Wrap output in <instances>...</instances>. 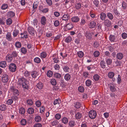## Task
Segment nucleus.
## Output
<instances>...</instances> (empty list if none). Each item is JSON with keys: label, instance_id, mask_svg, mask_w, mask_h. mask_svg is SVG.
<instances>
[{"label": "nucleus", "instance_id": "nucleus-21", "mask_svg": "<svg viewBox=\"0 0 127 127\" xmlns=\"http://www.w3.org/2000/svg\"><path fill=\"white\" fill-rule=\"evenodd\" d=\"M109 39V40L112 42H115L117 40L116 37L115 35L112 34L110 35Z\"/></svg>", "mask_w": 127, "mask_h": 127}, {"label": "nucleus", "instance_id": "nucleus-31", "mask_svg": "<svg viewBox=\"0 0 127 127\" xmlns=\"http://www.w3.org/2000/svg\"><path fill=\"white\" fill-rule=\"evenodd\" d=\"M64 26L66 27L69 30H71L73 28L72 24L70 23L66 25H64Z\"/></svg>", "mask_w": 127, "mask_h": 127}, {"label": "nucleus", "instance_id": "nucleus-55", "mask_svg": "<svg viewBox=\"0 0 127 127\" xmlns=\"http://www.w3.org/2000/svg\"><path fill=\"white\" fill-rule=\"evenodd\" d=\"M15 46L16 47L20 48L22 46V44L20 42L18 41L15 43Z\"/></svg>", "mask_w": 127, "mask_h": 127}, {"label": "nucleus", "instance_id": "nucleus-8", "mask_svg": "<svg viewBox=\"0 0 127 127\" xmlns=\"http://www.w3.org/2000/svg\"><path fill=\"white\" fill-rule=\"evenodd\" d=\"M30 85L29 82L28 80H27L22 85L24 89L28 90L29 88Z\"/></svg>", "mask_w": 127, "mask_h": 127}, {"label": "nucleus", "instance_id": "nucleus-6", "mask_svg": "<svg viewBox=\"0 0 127 127\" xmlns=\"http://www.w3.org/2000/svg\"><path fill=\"white\" fill-rule=\"evenodd\" d=\"M96 25V23L94 21H92L90 22L88 24L89 28L92 29L95 28Z\"/></svg>", "mask_w": 127, "mask_h": 127}, {"label": "nucleus", "instance_id": "nucleus-32", "mask_svg": "<svg viewBox=\"0 0 127 127\" xmlns=\"http://www.w3.org/2000/svg\"><path fill=\"white\" fill-rule=\"evenodd\" d=\"M82 117V114L79 112H78L75 114V118L77 120L80 119Z\"/></svg>", "mask_w": 127, "mask_h": 127}, {"label": "nucleus", "instance_id": "nucleus-17", "mask_svg": "<svg viewBox=\"0 0 127 127\" xmlns=\"http://www.w3.org/2000/svg\"><path fill=\"white\" fill-rule=\"evenodd\" d=\"M85 36L86 38L89 39H91L92 38V36L91 33L89 31H86L85 34Z\"/></svg>", "mask_w": 127, "mask_h": 127}, {"label": "nucleus", "instance_id": "nucleus-49", "mask_svg": "<svg viewBox=\"0 0 127 127\" xmlns=\"http://www.w3.org/2000/svg\"><path fill=\"white\" fill-rule=\"evenodd\" d=\"M34 120L35 122H39L41 121V117L39 116H35Z\"/></svg>", "mask_w": 127, "mask_h": 127}, {"label": "nucleus", "instance_id": "nucleus-61", "mask_svg": "<svg viewBox=\"0 0 127 127\" xmlns=\"http://www.w3.org/2000/svg\"><path fill=\"white\" fill-rule=\"evenodd\" d=\"M37 21L36 19H35L33 20L32 23V24L33 25L34 27L36 26V27L37 28V26H36L37 25Z\"/></svg>", "mask_w": 127, "mask_h": 127}, {"label": "nucleus", "instance_id": "nucleus-29", "mask_svg": "<svg viewBox=\"0 0 127 127\" xmlns=\"http://www.w3.org/2000/svg\"><path fill=\"white\" fill-rule=\"evenodd\" d=\"M62 123L65 124H67L68 122V119L66 117H64L61 120Z\"/></svg>", "mask_w": 127, "mask_h": 127}, {"label": "nucleus", "instance_id": "nucleus-20", "mask_svg": "<svg viewBox=\"0 0 127 127\" xmlns=\"http://www.w3.org/2000/svg\"><path fill=\"white\" fill-rule=\"evenodd\" d=\"M54 77L58 80H59L62 77V75L61 74L59 73L55 72L54 74Z\"/></svg>", "mask_w": 127, "mask_h": 127}, {"label": "nucleus", "instance_id": "nucleus-36", "mask_svg": "<svg viewBox=\"0 0 127 127\" xmlns=\"http://www.w3.org/2000/svg\"><path fill=\"white\" fill-rule=\"evenodd\" d=\"M34 109L32 107H30L28 109L27 112L30 114H33L34 113Z\"/></svg>", "mask_w": 127, "mask_h": 127}, {"label": "nucleus", "instance_id": "nucleus-2", "mask_svg": "<svg viewBox=\"0 0 127 127\" xmlns=\"http://www.w3.org/2000/svg\"><path fill=\"white\" fill-rule=\"evenodd\" d=\"M9 91L12 92L14 95H18L19 94V92L18 90L14 86L11 87Z\"/></svg>", "mask_w": 127, "mask_h": 127}, {"label": "nucleus", "instance_id": "nucleus-62", "mask_svg": "<svg viewBox=\"0 0 127 127\" xmlns=\"http://www.w3.org/2000/svg\"><path fill=\"white\" fill-rule=\"evenodd\" d=\"M61 115L59 113L56 114L55 116V119L57 120H59L61 118Z\"/></svg>", "mask_w": 127, "mask_h": 127}, {"label": "nucleus", "instance_id": "nucleus-48", "mask_svg": "<svg viewBox=\"0 0 127 127\" xmlns=\"http://www.w3.org/2000/svg\"><path fill=\"white\" fill-rule=\"evenodd\" d=\"M27 123L26 120L25 119H22L20 121V123L21 125L22 126L25 125Z\"/></svg>", "mask_w": 127, "mask_h": 127}, {"label": "nucleus", "instance_id": "nucleus-3", "mask_svg": "<svg viewBox=\"0 0 127 127\" xmlns=\"http://www.w3.org/2000/svg\"><path fill=\"white\" fill-rule=\"evenodd\" d=\"M9 69L11 71L14 72L16 70V66L15 64H11L9 66Z\"/></svg>", "mask_w": 127, "mask_h": 127}, {"label": "nucleus", "instance_id": "nucleus-53", "mask_svg": "<svg viewBox=\"0 0 127 127\" xmlns=\"http://www.w3.org/2000/svg\"><path fill=\"white\" fill-rule=\"evenodd\" d=\"M10 54L11 55L14 59L17 57L18 55V53L16 51H14L11 54Z\"/></svg>", "mask_w": 127, "mask_h": 127}, {"label": "nucleus", "instance_id": "nucleus-15", "mask_svg": "<svg viewBox=\"0 0 127 127\" xmlns=\"http://www.w3.org/2000/svg\"><path fill=\"white\" fill-rule=\"evenodd\" d=\"M46 18L45 16H43L41 17L40 23L42 25H45L46 24Z\"/></svg>", "mask_w": 127, "mask_h": 127}, {"label": "nucleus", "instance_id": "nucleus-1", "mask_svg": "<svg viewBox=\"0 0 127 127\" xmlns=\"http://www.w3.org/2000/svg\"><path fill=\"white\" fill-rule=\"evenodd\" d=\"M97 115L96 112L94 110H91L89 113L90 118L92 119H94L96 117Z\"/></svg>", "mask_w": 127, "mask_h": 127}, {"label": "nucleus", "instance_id": "nucleus-35", "mask_svg": "<svg viewBox=\"0 0 127 127\" xmlns=\"http://www.w3.org/2000/svg\"><path fill=\"white\" fill-rule=\"evenodd\" d=\"M72 37L70 36H67L65 39V41L67 43L70 42L72 40Z\"/></svg>", "mask_w": 127, "mask_h": 127}, {"label": "nucleus", "instance_id": "nucleus-63", "mask_svg": "<svg viewBox=\"0 0 127 127\" xmlns=\"http://www.w3.org/2000/svg\"><path fill=\"white\" fill-rule=\"evenodd\" d=\"M58 123V121L57 120H54L51 122V124L52 126H55L57 125Z\"/></svg>", "mask_w": 127, "mask_h": 127}, {"label": "nucleus", "instance_id": "nucleus-44", "mask_svg": "<svg viewBox=\"0 0 127 127\" xmlns=\"http://www.w3.org/2000/svg\"><path fill=\"white\" fill-rule=\"evenodd\" d=\"M99 2V1L98 0H95L93 1L94 4L97 7H98L100 6Z\"/></svg>", "mask_w": 127, "mask_h": 127}, {"label": "nucleus", "instance_id": "nucleus-28", "mask_svg": "<svg viewBox=\"0 0 127 127\" xmlns=\"http://www.w3.org/2000/svg\"><path fill=\"white\" fill-rule=\"evenodd\" d=\"M106 15L108 19L112 20L113 19V15L112 13L110 12H108L107 13Z\"/></svg>", "mask_w": 127, "mask_h": 127}, {"label": "nucleus", "instance_id": "nucleus-16", "mask_svg": "<svg viewBox=\"0 0 127 127\" xmlns=\"http://www.w3.org/2000/svg\"><path fill=\"white\" fill-rule=\"evenodd\" d=\"M28 31L29 33L31 35H33L34 34V28L32 27L29 26L28 27Z\"/></svg>", "mask_w": 127, "mask_h": 127}, {"label": "nucleus", "instance_id": "nucleus-40", "mask_svg": "<svg viewBox=\"0 0 127 127\" xmlns=\"http://www.w3.org/2000/svg\"><path fill=\"white\" fill-rule=\"evenodd\" d=\"M8 4L5 3H4L2 5L1 7V9L3 10H5L8 8Z\"/></svg>", "mask_w": 127, "mask_h": 127}, {"label": "nucleus", "instance_id": "nucleus-38", "mask_svg": "<svg viewBox=\"0 0 127 127\" xmlns=\"http://www.w3.org/2000/svg\"><path fill=\"white\" fill-rule=\"evenodd\" d=\"M46 74L47 77L49 78L51 77L53 75V73L52 71L49 70L47 71Z\"/></svg>", "mask_w": 127, "mask_h": 127}, {"label": "nucleus", "instance_id": "nucleus-58", "mask_svg": "<svg viewBox=\"0 0 127 127\" xmlns=\"http://www.w3.org/2000/svg\"><path fill=\"white\" fill-rule=\"evenodd\" d=\"M36 86L38 89H41L42 88L43 84L41 82H39L37 84Z\"/></svg>", "mask_w": 127, "mask_h": 127}, {"label": "nucleus", "instance_id": "nucleus-5", "mask_svg": "<svg viewBox=\"0 0 127 127\" xmlns=\"http://www.w3.org/2000/svg\"><path fill=\"white\" fill-rule=\"evenodd\" d=\"M51 58L52 59L54 62L56 63H58L60 62V61L59 60V58L56 54H54L51 57Z\"/></svg>", "mask_w": 127, "mask_h": 127}, {"label": "nucleus", "instance_id": "nucleus-51", "mask_svg": "<svg viewBox=\"0 0 127 127\" xmlns=\"http://www.w3.org/2000/svg\"><path fill=\"white\" fill-rule=\"evenodd\" d=\"M6 108V105L4 104H2L0 106V110L1 111H5Z\"/></svg>", "mask_w": 127, "mask_h": 127}, {"label": "nucleus", "instance_id": "nucleus-9", "mask_svg": "<svg viewBox=\"0 0 127 127\" xmlns=\"http://www.w3.org/2000/svg\"><path fill=\"white\" fill-rule=\"evenodd\" d=\"M1 78L2 82L4 83L7 82L8 80V77L6 74L3 75Z\"/></svg>", "mask_w": 127, "mask_h": 127}, {"label": "nucleus", "instance_id": "nucleus-25", "mask_svg": "<svg viewBox=\"0 0 127 127\" xmlns=\"http://www.w3.org/2000/svg\"><path fill=\"white\" fill-rule=\"evenodd\" d=\"M116 57L118 59L120 60L123 58L124 54L121 53H119L117 54Z\"/></svg>", "mask_w": 127, "mask_h": 127}, {"label": "nucleus", "instance_id": "nucleus-56", "mask_svg": "<svg viewBox=\"0 0 127 127\" xmlns=\"http://www.w3.org/2000/svg\"><path fill=\"white\" fill-rule=\"evenodd\" d=\"M81 6V3H76L75 5V7L77 9H80Z\"/></svg>", "mask_w": 127, "mask_h": 127}, {"label": "nucleus", "instance_id": "nucleus-27", "mask_svg": "<svg viewBox=\"0 0 127 127\" xmlns=\"http://www.w3.org/2000/svg\"><path fill=\"white\" fill-rule=\"evenodd\" d=\"M20 51L22 54H25L27 53V50L26 48L23 47L21 48Z\"/></svg>", "mask_w": 127, "mask_h": 127}, {"label": "nucleus", "instance_id": "nucleus-47", "mask_svg": "<svg viewBox=\"0 0 127 127\" xmlns=\"http://www.w3.org/2000/svg\"><path fill=\"white\" fill-rule=\"evenodd\" d=\"M19 112L21 114H23L25 112V109L23 107H21L20 108L19 110Z\"/></svg>", "mask_w": 127, "mask_h": 127}, {"label": "nucleus", "instance_id": "nucleus-24", "mask_svg": "<svg viewBox=\"0 0 127 127\" xmlns=\"http://www.w3.org/2000/svg\"><path fill=\"white\" fill-rule=\"evenodd\" d=\"M38 4V3L37 1H36L34 3L32 7L33 9L32 10V13H33L35 11V10H34L37 8Z\"/></svg>", "mask_w": 127, "mask_h": 127}, {"label": "nucleus", "instance_id": "nucleus-12", "mask_svg": "<svg viewBox=\"0 0 127 127\" xmlns=\"http://www.w3.org/2000/svg\"><path fill=\"white\" fill-rule=\"evenodd\" d=\"M70 18V15L69 14L67 13L64 14L62 17V20H65V21H68Z\"/></svg>", "mask_w": 127, "mask_h": 127}, {"label": "nucleus", "instance_id": "nucleus-18", "mask_svg": "<svg viewBox=\"0 0 127 127\" xmlns=\"http://www.w3.org/2000/svg\"><path fill=\"white\" fill-rule=\"evenodd\" d=\"M62 68L63 71L66 73L70 71V68L67 65H63Z\"/></svg>", "mask_w": 127, "mask_h": 127}, {"label": "nucleus", "instance_id": "nucleus-34", "mask_svg": "<svg viewBox=\"0 0 127 127\" xmlns=\"http://www.w3.org/2000/svg\"><path fill=\"white\" fill-rule=\"evenodd\" d=\"M115 73L114 72L112 71H110L108 72V77L110 79H112L114 77Z\"/></svg>", "mask_w": 127, "mask_h": 127}, {"label": "nucleus", "instance_id": "nucleus-54", "mask_svg": "<svg viewBox=\"0 0 127 127\" xmlns=\"http://www.w3.org/2000/svg\"><path fill=\"white\" fill-rule=\"evenodd\" d=\"M12 22V20L10 18H8L6 20V23L7 25H11Z\"/></svg>", "mask_w": 127, "mask_h": 127}, {"label": "nucleus", "instance_id": "nucleus-22", "mask_svg": "<svg viewBox=\"0 0 127 127\" xmlns=\"http://www.w3.org/2000/svg\"><path fill=\"white\" fill-rule=\"evenodd\" d=\"M106 14L105 13L102 12L100 14V18L102 21H104L106 19Z\"/></svg>", "mask_w": 127, "mask_h": 127}, {"label": "nucleus", "instance_id": "nucleus-59", "mask_svg": "<svg viewBox=\"0 0 127 127\" xmlns=\"http://www.w3.org/2000/svg\"><path fill=\"white\" fill-rule=\"evenodd\" d=\"M75 107L76 108H79L81 106V105L80 103L79 102H76L74 103Z\"/></svg>", "mask_w": 127, "mask_h": 127}, {"label": "nucleus", "instance_id": "nucleus-33", "mask_svg": "<svg viewBox=\"0 0 127 127\" xmlns=\"http://www.w3.org/2000/svg\"><path fill=\"white\" fill-rule=\"evenodd\" d=\"M100 65L102 68H106V63L104 60H102L101 61L100 63Z\"/></svg>", "mask_w": 127, "mask_h": 127}, {"label": "nucleus", "instance_id": "nucleus-26", "mask_svg": "<svg viewBox=\"0 0 127 127\" xmlns=\"http://www.w3.org/2000/svg\"><path fill=\"white\" fill-rule=\"evenodd\" d=\"M71 77V75L69 73H66L64 76V78L65 80L67 81L70 80Z\"/></svg>", "mask_w": 127, "mask_h": 127}, {"label": "nucleus", "instance_id": "nucleus-39", "mask_svg": "<svg viewBox=\"0 0 127 127\" xmlns=\"http://www.w3.org/2000/svg\"><path fill=\"white\" fill-rule=\"evenodd\" d=\"M61 103V100L60 98L56 99L54 101L53 104L54 105L56 104H60Z\"/></svg>", "mask_w": 127, "mask_h": 127}, {"label": "nucleus", "instance_id": "nucleus-14", "mask_svg": "<svg viewBox=\"0 0 127 127\" xmlns=\"http://www.w3.org/2000/svg\"><path fill=\"white\" fill-rule=\"evenodd\" d=\"M39 74V73L35 70L32 71L31 73V76L33 78H36L38 75Z\"/></svg>", "mask_w": 127, "mask_h": 127}, {"label": "nucleus", "instance_id": "nucleus-52", "mask_svg": "<svg viewBox=\"0 0 127 127\" xmlns=\"http://www.w3.org/2000/svg\"><path fill=\"white\" fill-rule=\"evenodd\" d=\"M86 85L88 86H90L92 84L91 81L89 80H87L85 82Z\"/></svg>", "mask_w": 127, "mask_h": 127}, {"label": "nucleus", "instance_id": "nucleus-23", "mask_svg": "<svg viewBox=\"0 0 127 127\" xmlns=\"http://www.w3.org/2000/svg\"><path fill=\"white\" fill-rule=\"evenodd\" d=\"M6 38L8 41H10L12 40V38L11 36V33L10 32H7L6 35Z\"/></svg>", "mask_w": 127, "mask_h": 127}, {"label": "nucleus", "instance_id": "nucleus-10", "mask_svg": "<svg viewBox=\"0 0 127 127\" xmlns=\"http://www.w3.org/2000/svg\"><path fill=\"white\" fill-rule=\"evenodd\" d=\"M26 103L27 106H31L33 105V101L32 99L27 98L26 100Z\"/></svg>", "mask_w": 127, "mask_h": 127}, {"label": "nucleus", "instance_id": "nucleus-46", "mask_svg": "<svg viewBox=\"0 0 127 127\" xmlns=\"http://www.w3.org/2000/svg\"><path fill=\"white\" fill-rule=\"evenodd\" d=\"M34 62L37 64L40 63L41 61L40 59L38 57H35L34 59Z\"/></svg>", "mask_w": 127, "mask_h": 127}, {"label": "nucleus", "instance_id": "nucleus-43", "mask_svg": "<svg viewBox=\"0 0 127 127\" xmlns=\"http://www.w3.org/2000/svg\"><path fill=\"white\" fill-rule=\"evenodd\" d=\"M75 125V123L74 121L71 120L69 121V125L71 127H74Z\"/></svg>", "mask_w": 127, "mask_h": 127}, {"label": "nucleus", "instance_id": "nucleus-60", "mask_svg": "<svg viewBox=\"0 0 127 127\" xmlns=\"http://www.w3.org/2000/svg\"><path fill=\"white\" fill-rule=\"evenodd\" d=\"M77 55L79 57L82 58L84 56V53L82 51H80L78 52Z\"/></svg>", "mask_w": 127, "mask_h": 127}, {"label": "nucleus", "instance_id": "nucleus-41", "mask_svg": "<svg viewBox=\"0 0 127 127\" xmlns=\"http://www.w3.org/2000/svg\"><path fill=\"white\" fill-rule=\"evenodd\" d=\"M6 66V63L5 61H2L0 62V66L2 68L5 67Z\"/></svg>", "mask_w": 127, "mask_h": 127}, {"label": "nucleus", "instance_id": "nucleus-64", "mask_svg": "<svg viewBox=\"0 0 127 127\" xmlns=\"http://www.w3.org/2000/svg\"><path fill=\"white\" fill-rule=\"evenodd\" d=\"M100 52L98 51H96L94 53V55L95 57H97L99 55Z\"/></svg>", "mask_w": 127, "mask_h": 127}, {"label": "nucleus", "instance_id": "nucleus-19", "mask_svg": "<svg viewBox=\"0 0 127 127\" xmlns=\"http://www.w3.org/2000/svg\"><path fill=\"white\" fill-rule=\"evenodd\" d=\"M109 87L110 90L112 92H114L116 90L115 86L113 83H111L109 85Z\"/></svg>", "mask_w": 127, "mask_h": 127}, {"label": "nucleus", "instance_id": "nucleus-30", "mask_svg": "<svg viewBox=\"0 0 127 127\" xmlns=\"http://www.w3.org/2000/svg\"><path fill=\"white\" fill-rule=\"evenodd\" d=\"M7 16L10 18H12L14 17L15 15V13L13 11H10L8 12L7 13Z\"/></svg>", "mask_w": 127, "mask_h": 127}, {"label": "nucleus", "instance_id": "nucleus-50", "mask_svg": "<svg viewBox=\"0 0 127 127\" xmlns=\"http://www.w3.org/2000/svg\"><path fill=\"white\" fill-rule=\"evenodd\" d=\"M40 56L41 58H45L47 56V54L45 52H42L40 53Z\"/></svg>", "mask_w": 127, "mask_h": 127}, {"label": "nucleus", "instance_id": "nucleus-4", "mask_svg": "<svg viewBox=\"0 0 127 127\" xmlns=\"http://www.w3.org/2000/svg\"><path fill=\"white\" fill-rule=\"evenodd\" d=\"M104 25L107 28H109L111 27L112 23L110 20L108 19H106L103 22Z\"/></svg>", "mask_w": 127, "mask_h": 127}, {"label": "nucleus", "instance_id": "nucleus-7", "mask_svg": "<svg viewBox=\"0 0 127 127\" xmlns=\"http://www.w3.org/2000/svg\"><path fill=\"white\" fill-rule=\"evenodd\" d=\"M27 80V79L23 77L20 78L18 79V84L20 86L22 85Z\"/></svg>", "mask_w": 127, "mask_h": 127}, {"label": "nucleus", "instance_id": "nucleus-57", "mask_svg": "<svg viewBox=\"0 0 127 127\" xmlns=\"http://www.w3.org/2000/svg\"><path fill=\"white\" fill-rule=\"evenodd\" d=\"M83 77L85 78H89V73L87 71H85L83 73Z\"/></svg>", "mask_w": 127, "mask_h": 127}, {"label": "nucleus", "instance_id": "nucleus-37", "mask_svg": "<svg viewBox=\"0 0 127 127\" xmlns=\"http://www.w3.org/2000/svg\"><path fill=\"white\" fill-rule=\"evenodd\" d=\"M51 84L55 86L57 84V81L54 78L51 79L50 81Z\"/></svg>", "mask_w": 127, "mask_h": 127}, {"label": "nucleus", "instance_id": "nucleus-11", "mask_svg": "<svg viewBox=\"0 0 127 127\" xmlns=\"http://www.w3.org/2000/svg\"><path fill=\"white\" fill-rule=\"evenodd\" d=\"M14 59L10 54L7 55L5 57L6 60L8 62H11Z\"/></svg>", "mask_w": 127, "mask_h": 127}, {"label": "nucleus", "instance_id": "nucleus-45", "mask_svg": "<svg viewBox=\"0 0 127 127\" xmlns=\"http://www.w3.org/2000/svg\"><path fill=\"white\" fill-rule=\"evenodd\" d=\"M19 33V31L17 30H15L13 32V35L14 37H16Z\"/></svg>", "mask_w": 127, "mask_h": 127}, {"label": "nucleus", "instance_id": "nucleus-13", "mask_svg": "<svg viewBox=\"0 0 127 127\" xmlns=\"http://www.w3.org/2000/svg\"><path fill=\"white\" fill-rule=\"evenodd\" d=\"M71 20L72 22L76 23L79 21L80 18L78 16H74L71 18Z\"/></svg>", "mask_w": 127, "mask_h": 127}, {"label": "nucleus", "instance_id": "nucleus-42", "mask_svg": "<svg viewBox=\"0 0 127 127\" xmlns=\"http://www.w3.org/2000/svg\"><path fill=\"white\" fill-rule=\"evenodd\" d=\"M113 12L115 14L118 16H119L120 15V13L117 10V9L114 8L113 10Z\"/></svg>", "mask_w": 127, "mask_h": 127}]
</instances>
